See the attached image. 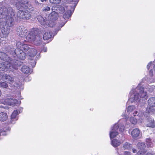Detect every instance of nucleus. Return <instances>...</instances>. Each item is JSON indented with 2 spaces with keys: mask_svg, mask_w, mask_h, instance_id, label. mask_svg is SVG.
Masks as SVG:
<instances>
[{
  "mask_svg": "<svg viewBox=\"0 0 155 155\" xmlns=\"http://www.w3.org/2000/svg\"><path fill=\"white\" fill-rule=\"evenodd\" d=\"M146 143L148 147H152L153 146L151 139L150 138H147L146 139Z\"/></svg>",
  "mask_w": 155,
  "mask_h": 155,
  "instance_id": "obj_25",
  "label": "nucleus"
},
{
  "mask_svg": "<svg viewBox=\"0 0 155 155\" xmlns=\"http://www.w3.org/2000/svg\"><path fill=\"white\" fill-rule=\"evenodd\" d=\"M121 155V154H120V155Z\"/></svg>",
  "mask_w": 155,
  "mask_h": 155,
  "instance_id": "obj_50",
  "label": "nucleus"
},
{
  "mask_svg": "<svg viewBox=\"0 0 155 155\" xmlns=\"http://www.w3.org/2000/svg\"><path fill=\"white\" fill-rule=\"evenodd\" d=\"M11 2L13 5H15L16 7L18 9H19L23 6V5L27 3L28 1V0H11Z\"/></svg>",
  "mask_w": 155,
  "mask_h": 155,
  "instance_id": "obj_12",
  "label": "nucleus"
},
{
  "mask_svg": "<svg viewBox=\"0 0 155 155\" xmlns=\"http://www.w3.org/2000/svg\"><path fill=\"white\" fill-rule=\"evenodd\" d=\"M18 65V61L14 63L12 61L11 62L5 61L2 63H0V71H6L8 70H12L13 69H16Z\"/></svg>",
  "mask_w": 155,
  "mask_h": 155,
  "instance_id": "obj_5",
  "label": "nucleus"
},
{
  "mask_svg": "<svg viewBox=\"0 0 155 155\" xmlns=\"http://www.w3.org/2000/svg\"><path fill=\"white\" fill-rule=\"evenodd\" d=\"M121 143V142L118 140L114 139L112 141L111 144L114 147H117L119 146Z\"/></svg>",
  "mask_w": 155,
  "mask_h": 155,
  "instance_id": "obj_24",
  "label": "nucleus"
},
{
  "mask_svg": "<svg viewBox=\"0 0 155 155\" xmlns=\"http://www.w3.org/2000/svg\"><path fill=\"white\" fill-rule=\"evenodd\" d=\"M47 0H41V2H44V1H46Z\"/></svg>",
  "mask_w": 155,
  "mask_h": 155,
  "instance_id": "obj_45",
  "label": "nucleus"
},
{
  "mask_svg": "<svg viewBox=\"0 0 155 155\" xmlns=\"http://www.w3.org/2000/svg\"><path fill=\"white\" fill-rule=\"evenodd\" d=\"M24 15L25 18H24V19H29L31 18V15L30 13L28 12H25Z\"/></svg>",
  "mask_w": 155,
  "mask_h": 155,
  "instance_id": "obj_29",
  "label": "nucleus"
},
{
  "mask_svg": "<svg viewBox=\"0 0 155 155\" xmlns=\"http://www.w3.org/2000/svg\"><path fill=\"white\" fill-rule=\"evenodd\" d=\"M127 112H125L124 114L122 115L126 118H128L130 115H133L134 116H135L136 115L139 116V117H140L141 115H140L139 114H137L138 112L136 110V107L134 106H130L128 107L127 109Z\"/></svg>",
  "mask_w": 155,
  "mask_h": 155,
  "instance_id": "obj_9",
  "label": "nucleus"
},
{
  "mask_svg": "<svg viewBox=\"0 0 155 155\" xmlns=\"http://www.w3.org/2000/svg\"><path fill=\"white\" fill-rule=\"evenodd\" d=\"M6 24V22H5L3 21L0 22V29L1 31V35L2 38H6L8 36L10 32V28H7V25L5 24Z\"/></svg>",
  "mask_w": 155,
  "mask_h": 155,
  "instance_id": "obj_10",
  "label": "nucleus"
},
{
  "mask_svg": "<svg viewBox=\"0 0 155 155\" xmlns=\"http://www.w3.org/2000/svg\"><path fill=\"white\" fill-rule=\"evenodd\" d=\"M148 123L147 124V126L148 127L153 128L155 127V122L153 119L151 118L148 120Z\"/></svg>",
  "mask_w": 155,
  "mask_h": 155,
  "instance_id": "obj_22",
  "label": "nucleus"
},
{
  "mask_svg": "<svg viewBox=\"0 0 155 155\" xmlns=\"http://www.w3.org/2000/svg\"><path fill=\"white\" fill-rule=\"evenodd\" d=\"M43 51L44 52H47V50L46 48H44Z\"/></svg>",
  "mask_w": 155,
  "mask_h": 155,
  "instance_id": "obj_42",
  "label": "nucleus"
},
{
  "mask_svg": "<svg viewBox=\"0 0 155 155\" xmlns=\"http://www.w3.org/2000/svg\"><path fill=\"white\" fill-rule=\"evenodd\" d=\"M144 155H153V154L151 153L147 152L145 153Z\"/></svg>",
  "mask_w": 155,
  "mask_h": 155,
  "instance_id": "obj_39",
  "label": "nucleus"
},
{
  "mask_svg": "<svg viewBox=\"0 0 155 155\" xmlns=\"http://www.w3.org/2000/svg\"><path fill=\"white\" fill-rule=\"evenodd\" d=\"M148 90L150 92H152L154 89V86H148V87L147 88Z\"/></svg>",
  "mask_w": 155,
  "mask_h": 155,
  "instance_id": "obj_32",
  "label": "nucleus"
},
{
  "mask_svg": "<svg viewBox=\"0 0 155 155\" xmlns=\"http://www.w3.org/2000/svg\"><path fill=\"white\" fill-rule=\"evenodd\" d=\"M148 106L146 108V112H144L141 115V119H143V117H147L148 116L149 113L153 114L155 112L154 107H155V98L151 97L148 100Z\"/></svg>",
  "mask_w": 155,
  "mask_h": 155,
  "instance_id": "obj_6",
  "label": "nucleus"
},
{
  "mask_svg": "<svg viewBox=\"0 0 155 155\" xmlns=\"http://www.w3.org/2000/svg\"><path fill=\"white\" fill-rule=\"evenodd\" d=\"M41 38L39 35L35 36L32 42L35 45H40L41 44Z\"/></svg>",
  "mask_w": 155,
  "mask_h": 155,
  "instance_id": "obj_17",
  "label": "nucleus"
},
{
  "mask_svg": "<svg viewBox=\"0 0 155 155\" xmlns=\"http://www.w3.org/2000/svg\"><path fill=\"white\" fill-rule=\"evenodd\" d=\"M21 71L24 74H29L31 73L30 68L27 66H23L21 69Z\"/></svg>",
  "mask_w": 155,
  "mask_h": 155,
  "instance_id": "obj_19",
  "label": "nucleus"
},
{
  "mask_svg": "<svg viewBox=\"0 0 155 155\" xmlns=\"http://www.w3.org/2000/svg\"><path fill=\"white\" fill-rule=\"evenodd\" d=\"M8 115L6 113L1 112L0 113V120L4 121L8 119Z\"/></svg>",
  "mask_w": 155,
  "mask_h": 155,
  "instance_id": "obj_20",
  "label": "nucleus"
},
{
  "mask_svg": "<svg viewBox=\"0 0 155 155\" xmlns=\"http://www.w3.org/2000/svg\"><path fill=\"white\" fill-rule=\"evenodd\" d=\"M18 114V112L17 110H14L12 113L11 116V119L12 121L11 123H12V120H16L18 119L17 116Z\"/></svg>",
  "mask_w": 155,
  "mask_h": 155,
  "instance_id": "obj_23",
  "label": "nucleus"
},
{
  "mask_svg": "<svg viewBox=\"0 0 155 155\" xmlns=\"http://www.w3.org/2000/svg\"><path fill=\"white\" fill-rule=\"evenodd\" d=\"M4 80V79L6 80V81H8L10 84H14L13 85L15 86V78L13 76H10L8 74L4 75L2 77Z\"/></svg>",
  "mask_w": 155,
  "mask_h": 155,
  "instance_id": "obj_13",
  "label": "nucleus"
},
{
  "mask_svg": "<svg viewBox=\"0 0 155 155\" xmlns=\"http://www.w3.org/2000/svg\"><path fill=\"white\" fill-rule=\"evenodd\" d=\"M153 68H154V71L155 72V65L154 66Z\"/></svg>",
  "mask_w": 155,
  "mask_h": 155,
  "instance_id": "obj_48",
  "label": "nucleus"
},
{
  "mask_svg": "<svg viewBox=\"0 0 155 155\" xmlns=\"http://www.w3.org/2000/svg\"><path fill=\"white\" fill-rule=\"evenodd\" d=\"M57 34V32H56V33H55V34Z\"/></svg>",
  "mask_w": 155,
  "mask_h": 155,
  "instance_id": "obj_49",
  "label": "nucleus"
},
{
  "mask_svg": "<svg viewBox=\"0 0 155 155\" xmlns=\"http://www.w3.org/2000/svg\"><path fill=\"white\" fill-rule=\"evenodd\" d=\"M117 152L118 154H119V155H120V154L119 153L118 151H117ZM121 154L122 155H130V153L127 151L124 152L123 154Z\"/></svg>",
  "mask_w": 155,
  "mask_h": 155,
  "instance_id": "obj_34",
  "label": "nucleus"
},
{
  "mask_svg": "<svg viewBox=\"0 0 155 155\" xmlns=\"http://www.w3.org/2000/svg\"><path fill=\"white\" fill-rule=\"evenodd\" d=\"M130 122L133 124H135L137 123V119L134 117H131L130 118Z\"/></svg>",
  "mask_w": 155,
  "mask_h": 155,
  "instance_id": "obj_30",
  "label": "nucleus"
},
{
  "mask_svg": "<svg viewBox=\"0 0 155 155\" xmlns=\"http://www.w3.org/2000/svg\"><path fill=\"white\" fill-rule=\"evenodd\" d=\"M65 22H62L60 24V26L59 27V28L58 29L57 31H59L60 29V28H61L64 25V24L65 23Z\"/></svg>",
  "mask_w": 155,
  "mask_h": 155,
  "instance_id": "obj_35",
  "label": "nucleus"
},
{
  "mask_svg": "<svg viewBox=\"0 0 155 155\" xmlns=\"http://www.w3.org/2000/svg\"><path fill=\"white\" fill-rule=\"evenodd\" d=\"M79 0H75L74 1V5H69L68 6L66 11L63 15V18L65 19H68L71 16Z\"/></svg>",
  "mask_w": 155,
  "mask_h": 155,
  "instance_id": "obj_8",
  "label": "nucleus"
},
{
  "mask_svg": "<svg viewBox=\"0 0 155 155\" xmlns=\"http://www.w3.org/2000/svg\"><path fill=\"white\" fill-rule=\"evenodd\" d=\"M58 14L53 11L50 14L46 15L45 18L41 15H38L37 18L41 24L44 25L45 27L48 26L53 27L55 25L54 21L58 19Z\"/></svg>",
  "mask_w": 155,
  "mask_h": 155,
  "instance_id": "obj_3",
  "label": "nucleus"
},
{
  "mask_svg": "<svg viewBox=\"0 0 155 155\" xmlns=\"http://www.w3.org/2000/svg\"><path fill=\"white\" fill-rule=\"evenodd\" d=\"M18 101L15 99H11L9 100L8 104L9 105H13L14 104H18Z\"/></svg>",
  "mask_w": 155,
  "mask_h": 155,
  "instance_id": "obj_28",
  "label": "nucleus"
},
{
  "mask_svg": "<svg viewBox=\"0 0 155 155\" xmlns=\"http://www.w3.org/2000/svg\"><path fill=\"white\" fill-rule=\"evenodd\" d=\"M52 37L51 33L50 32H46L44 34L43 38L45 40H47Z\"/></svg>",
  "mask_w": 155,
  "mask_h": 155,
  "instance_id": "obj_21",
  "label": "nucleus"
},
{
  "mask_svg": "<svg viewBox=\"0 0 155 155\" xmlns=\"http://www.w3.org/2000/svg\"><path fill=\"white\" fill-rule=\"evenodd\" d=\"M28 2L20 8H17L19 10L18 11L17 15L16 16L14 14V12L12 7H8L7 8L3 7L0 8V18L3 19L6 18V22L9 26L12 27L14 24L15 18H18L24 19L25 11L20 10L24 8V5L27 4Z\"/></svg>",
  "mask_w": 155,
  "mask_h": 155,
  "instance_id": "obj_1",
  "label": "nucleus"
},
{
  "mask_svg": "<svg viewBox=\"0 0 155 155\" xmlns=\"http://www.w3.org/2000/svg\"><path fill=\"white\" fill-rule=\"evenodd\" d=\"M2 94V92H1V90L0 89V96Z\"/></svg>",
  "mask_w": 155,
  "mask_h": 155,
  "instance_id": "obj_46",
  "label": "nucleus"
},
{
  "mask_svg": "<svg viewBox=\"0 0 155 155\" xmlns=\"http://www.w3.org/2000/svg\"><path fill=\"white\" fill-rule=\"evenodd\" d=\"M144 89L140 84L135 89H132L130 92L129 101L133 103L139 101L140 98L147 97V93L144 91Z\"/></svg>",
  "mask_w": 155,
  "mask_h": 155,
  "instance_id": "obj_4",
  "label": "nucleus"
},
{
  "mask_svg": "<svg viewBox=\"0 0 155 155\" xmlns=\"http://www.w3.org/2000/svg\"><path fill=\"white\" fill-rule=\"evenodd\" d=\"M17 34L21 37H25L28 33L26 28L23 26L18 27L16 30Z\"/></svg>",
  "mask_w": 155,
  "mask_h": 155,
  "instance_id": "obj_11",
  "label": "nucleus"
},
{
  "mask_svg": "<svg viewBox=\"0 0 155 155\" xmlns=\"http://www.w3.org/2000/svg\"><path fill=\"white\" fill-rule=\"evenodd\" d=\"M2 75L0 74V80L2 78ZM0 86L4 88H6L8 87V85L5 82L0 81Z\"/></svg>",
  "mask_w": 155,
  "mask_h": 155,
  "instance_id": "obj_26",
  "label": "nucleus"
},
{
  "mask_svg": "<svg viewBox=\"0 0 155 155\" xmlns=\"http://www.w3.org/2000/svg\"><path fill=\"white\" fill-rule=\"evenodd\" d=\"M60 1V0H50V3L55 4H57L59 3Z\"/></svg>",
  "mask_w": 155,
  "mask_h": 155,
  "instance_id": "obj_31",
  "label": "nucleus"
},
{
  "mask_svg": "<svg viewBox=\"0 0 155 155\" xmlns=\"http://www.w3.org/2000/svg\"><path fill=\"white\" fill-rule=\"evenodd\" d=\"M50 10V8L49 7L46 6V7H44L42 9V11L43 12H46L49 11Z\"/></svg>",
  "mask_w": 155,
  "mask_h": 155,
  "instance_id": "obj_33",
  "label": "nucleus"
},
{
  "mask_svg": "<svg viewBox=\"0 0 155 155\" xmlns=\"http://www.w3.org/2000/svg\"><path fill=\"white\" fill-rule=\"evenodd\" d=\"M133 153H135L137 152V150L135 149H133Z\"/></svg>",
  "mask_w": 155,
  "mask_h": 155,
  "instance_id": "obj_41",
  "label": "nucleus"
},
{
  "mask_svg": "<svg viewBox=\"0 0 155 155\" xmlns=\"http://www.w3.org/2000/svg\"><path fill=\"white\" fill-rule=\"evenodd\" d=\"M137 147L140 149L137 152L138 155H143V150L145 147V145L143 143L139 142L137 144Z\"/></svg>",
  "mask_w": 155,
  "mask_h": 155,
  "instance_id": "obj_15",
  "label": "nucleus"
},
{
  "mask_svg": "<svg viewBox=\"0 0 155 155\" xmlns=\"http://www.w3.org/2000/svg\"><path fill=\"white\" fill-rule=\"evenodd\" d=\"M125 129L123 125L122 124L118 125L115 124L113 127L110 132V136L111 139L115 137L118 134V131L123 132Z\"/></svg>",
  "mask_w": 155,
  "mask_h": 155,
  "instance_id": "obj_7",
  "label": "nucleus"
},
{
  "mask_svg": "<svg viewBox=\"0 0 155 155\" xmlns=\"http://www.w3.org/2000/svg\"><path fill=\"white\" fill-rule=\"evenodd\" d=\"M131 147V145L127 142H125L123 144L122 148L124 150L129 149Z\"/></svg>",
  "mask_w": 155,
  "mask_h": 155,
  "instance_id": "obj_27",
  "label": "nucleus"
},
{
  "mask_svg": "<svg viewBox=\"0 0 155 155\" xmlns=\"http://www.w3.org/2000/svg\"><path fill=\"white\" fill-rule=\"evenodd\" d=\"M0 58L5 61H11V58L9 57L7 54L2 52H0Z\"/></svg>",
  "mask_w": 155,
  "mask_h": 155,
  "instance_id": "obj_16",
  "label": "nucleus"
},
{
  "mask_svg": "<svg viewBox=\"0 0 155 155\" xmlns=\"http://www.w3.org/2000/svg\"><path fill=\"white\" fill-rule=\"evenodd\" d=\"M149 75L151 76H152L153 75V71L152 70H151L149 72Z\"/></svg>",
  "mask_w": 155,
  "mask_h": 155,
  "instance_id": "obj_38",
  "label": "nucleus"
},
{
  "mask_svg": "<svg viewBox=\"0 0 155 155\" xmlns=\"http://www.w3.org/2000/svg\"><path fill=\"white\" fill-rule=\"evenodd\" d=\"M3 108V107L2 106H1V105H0V108Z\"/></svg>",
  "mask_w": 155,
  "mask_h": 155,
  "instance_id": "obj_47",
  "label": "nucleus"
},
{
  "mask_svg": "<svg viewBox=\"0 0 155 155\" xmlns=\"http://www.w3.org/2000/svg\"><path fill=\"white\" fill-rule=\"evenodd\" d=\"M74 1H75V0H67V2L69 3L72 2V5H74Z\"/></svg>",
  "mask_w": 155,
  "mask_h": 155,
  "instance_id": "obj_37",
  "label": "nucleus"
},
{
  "mask_svg": "<svg viewBox=\"0 0 155 155\" xmlns=\"http://www.w3.org/2000/svg\"><path fill=\"white\" fill-rule=\"evenodd\" d=\"M36 30H35L34 31V29L31 30V32L28 33L25 37L26 40H25L26 41L32 42L34 39L35 36V31H36Z\"/></svg>",
  "mask_w": 155,
  "mask_h": 155,
  "instance_id": "obj_14",
  "label": "nucleus"
},
{
  "mask_svg": "<svg viewBox=\"0 0 155 155\" xmlns=\"http://www.w3.org/2000/svg\"><path fill=\"white\" fill-rule=\"evenodd\" d=\"M30 52L31 53H32V54H33L34 53L33 52V51L31 52V51H29V52H28V53H30Z\"/></svg>",
  "mask_w": 155,
  "mask_h": 155,
  "instance_id": "obj_44",
  "label": "nucleus"
},
{
  "mask_svg": "<svg viewBox=\"0 0 155 155\" xmlns=\"http://www.w3.org/2000/svg\"><path fill=\"white\" fill-rule=\"evenodd\" d=\"M154 63V61L153 62L151 61L147 65V68L148 69L150 68V66L153 63Z\"/></svg>",
  "mask_w": 155,
  "mask_h": 155,
  "instance_id": "obj_36",
  "label": "nucleus"
},
{
  "mask_svg": "<svg viewBox=\"0 0 155 155\" xmlns=\"http://www.w3.org/2000/svg\"><path fill=\"white\" fill-rule=\"evenodd\" d=\"M2 130L1 129L0 130V134H2V135H3V134H2Z\"/></svg>",
  "mask_w": 155,
  "mask_h": 155,
  "instance_id": "obj_43",
  "label": "nucleus"
},
{
  "mask_svg": "<svg viewBox=\"0 0 155 155\" xmlns=\"http://www.w3.org/2000/svg\"><path fill=\"white\" fill-rule=\"evenodd\" d=\"M140 131L137 128L135 129L132 130L131 132V135L134 138H136L138 137L140 134Z\"/></svg>",
  "mask_w": 155,
  "mask_h": 155,
  "instance_id": "obj_18",
  "label": "nucleus"
},
{
  "mask_svg": "<svg viewBox=\"0 0 155 155\" xmlns=\"http://www.w3.org/2000/svg\"><path fill=\"white\" fill-rule=\"evenodd\" d=\"M17 48L14 51L13 55L15 56H17L20 59H24L26 55V54L23 52L28 51L27 54L30 57H34L37 54V50L31 48V46L26 44H23L20 41H18L16 43Z\"/></svg>",
  "mask_w": 155,
  "mask_h": 155,
  "instance_id": "obj_2",
  "label": "nucleus"
},
{
  "mask_svg": "<svg viewBox=\"0 0 155 155\" xmlns=\"http://www.w3.org/2000/svg\"><path fill=\"white\" fill-rule=\"evenodd\" d=\"M60 10H61L62 11H63L64 10H65L64 8L63 7L60 8Z\"/></svg>",
  "mask_w": 155,
  "mask_h": 155,
  "instance_id": "obj_40",
  "label": "nucleus"
}]
</instances>
